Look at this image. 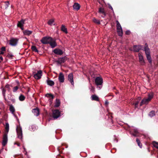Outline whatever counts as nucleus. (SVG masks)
<instances>
[{"label":"nucleus","instance_id":"obj_1","mask_svg":"<svg viewBox=\"0 0 158 158\" xmlns=\"http://www.w3.org/2000/svg\"><path fill=\"white\" fill-rule=\"evenodd\" d=\"M144 51L147 60L149 63L152 64V60L150 55V51L148 48V45L147 43L145 44L144 47Z\"/></svg>","mask_w":158,"mask_h":158},{"label":"nucleus","instance_id":"obj_2","mask_svg":"<svg viewBox=\"0 0 158 158\" xmlns=\"http://www.w3.org/2000/svg\"><path fill=\"white\" fill-rule=\"evenodd\" d=\"M103 82V79L100 77H96L95 80L96 85L97 86H100L98 87L100 89L102 87Z\"/></svg>","mask_w":158,"mask_h":158},{"label":"nucleus","instance_id":"obj_3","mask_svg":"<svg viewBox=\"0 0 158 158\" xmlns=\"http://www.w3.org/2000/svg\"><path fill=\"white\" fill-rule=\"evenodd\" d=\"M17 137L22 141L23 140V133L22 128L20 126H17L16 128Z\"/></svg>","mask_w":158,"mask_h":158},{"label":"nucleus","instance_id":"obj_4","mask_svg":"<svg viewBox=\"0 0 158 158\" xmlns=\"http://www.w3.org/2000/svg\"><path fill=\"white\" fill-rule=\"evenodd\" d=\"M116 23L117 24L116 27L118 34L119 36H122L123 34V31L122 27L120 23L118 20L116 21Z\"/></svg>","mask_w":158,"mask_h":158},{"label":"nucleus","instance_id":"obj_5","mask_svg":"<svg viewBox=\"0 0 158 158\" xmlns=\"http://www.w3.org/2000/svg\"><path fill=\"white\" fill-rule=\"evenodd\" d=\"M52 40V38L51 37H45L42 38L41 42L43 44H49L51 41Z\"/></svg>","mask_w":158,"mask_h":158},{"label":"nucleus","instance_id":"obj_6","mask_svg":"<svg viewBox=\"0 0 158 158\" xmlns=\"http://www.w3.org/2000/svg\"><path fill=\"white\" fill-rule=\"evenodd\" d=\"M19 39L17 38H12L9 40V44L11 46H16L18 43Z\"/></svg>","mask_w":158,"mask_h":158},{"label":"nucleus","instance_id":"obj_7","mask_svg":"<svg viewBox=\"0 0 158 158\" xmlns=\"http://www.w3.org/2000/svg\"><path fill=\"white\" fill-rule=\"evenodd\" d=\"M67 60V57L66 56L59 58L57 60L55 61L56 62L59 64H61L64 63Z\"/></svg>","mask_w":158,"mask_h":158},{"label":"nucleus","instance_id":"obj_8","mask_svg":"<svg viewBox=\"0 0 158 158\" xmlns=\"http://www.w3.org/2000/svg\"><path fill=\"white\" fill-rule=\"evenodd\" d=\"M98 12L103 18H104L106 15V13L105 9L102 7H100L99 8Z\"/></svg>","mask_w":158,"mask_h":158},{"label":"nucleus","instance_id":"obj_9","mask_svg":"<svg viewBox=\"0 0 158 158\" xmlns=\"http://www.w3.org/2000/svg\"><path fill=\"white\" fill-rule=\"evenodd\" d=\"M60 115V112L58 110H55L52 111V116L54 118H57Z\"/></svg>","mask_w":158,"mask_h":158},{"label":"nucleus","instance_id":"obj_10","mask_svg":"<svg viewBox=\"0 0 158 158\" xmlns=\"http://www.w3.org/2000/svg\"><path fill=\"white\" fill-rule=\"evenodd\" d=\"M42 71L41 70L38 71L37 73L34 75V78L36 79H39L42 76Z\"/></svg>","mask_w":158,"mask_h":158},{"label":"nucleus","instance_id":"obj_11","mask_svg":"<svg viewBox=\"0 0 158 158\" xmlns=\"http://www.w3.org/2000/svg\"><path fill=\"white\" fill-rule=\"evenodd\" d=\"M142 48L141 45H134L133 46V51L134 52H138Z\"/></svg>","mask_w":158,"mask_h":158},{"label":"nucleus","instance_id":"obj_12","mask_svg":"<svg viewBox=\"0 0 158 158\" xmlns=\"http://www.w3.org/2000/svg\"><path fill=\"white\" fill-rule=\"evenodd\" d=\"M53 52L55 54L61 55L63 54V51L59 48H56L54 49Z\"/></svg>","mask_w":158,"mask_h":158},{"label":"nucleus","instance_id":"obj_13","mask_svg":"<svg viewBox=\"0 0 158 158\" xmlns=\"http://www.w3.org/2000/svg\"><path fill=\"white\" fill-rule=\"evenodd\" d=\"M7 135L6 134H4L3 138V141L2 143L3 146H4L7 144Z\"/></svg>","mask_w":158,"mask_h":158},{"label":"nucleus","instance_id":"obj_14","mask_svg":"<svg viewBox=\"0 0 158 158\" xmlns=\"http://www.w3.org/2000/svg\"><path fill=\"white\" fill-rule=\"evenodd\" d=\"M133 132H132V131H131L130 132L131 134L134 136H139V132L137 129L133 127Z\"/></svg>","mask_w":158,"mask_h":158},{"label":"nucleus","instance_id":"obj_15","mask_svg":"<svg viewBox=\"0 0 158 158\" xmlns=\"http://www.w3.org/2000/svg\"><path fill=\"white\" fill-rule=\"evenodd\" d=\"M68 80L70 82L71 84L73 85L74 83L73 80V75L72 73H70L68 75Z\"/></svg>","mask_w":158,"mask_h":158},{"label":"nucleus","instance_id":"obj_16","mask_svg":"<svg viewBox=\"0 0 158 158\" xmlns=\"http://www.w3.org/2000/svg\"><path fill=\"white\" fill-rule=\"evenodd\" d=\"M139 61L141 64L143 65L145 64V62L144 60L143 56L140 53H139Z\"/></svg>","mask_w":158,"mask_h":158},{"label":"nucleus","instance_id":"obj_17","mask_svg":"<svg viewBox=\"0 0 158 158\" xmlns=\"http://www.w3.org/2000/svg\"><path fill=\"white\" fill-rule=\"evenodd\" d=\"M64 76L62 73H60L58 77V79L59 81L61 83H63L64 81Z\"/></svg>","mask_w":158,"mask_h":158},{"label":"nucleus","instance_id":"obj_18","mask_svg":"<svg viewBox=\"0 0 158 158\" xmlns=\"http://www.w3.org/2000/svg\"><path fill=\"white\" fill-rule=\"evenodd\" d=\"M49 44L52 48L55 47L57 46V44L56 42V40H53L52 38V40L50 41Z\"/></svg>","mask_w":158,"mask_h":158},{"label":"nucleus","instance_id":"obj_19","mask_svg":"<svg viewBox=\"0 0 158 158\" xmlns=\"http://www.w3.org/2000/svg\"><path fill=\"white\" fill-rule=\"evenodd\" d=\"M26 20V19H21L20 21H18L17 24V26L19 27H21L23 26V24L24 23V22Z\"/></svg>","mask_w":158,"mask_h":158},{"label":"nucleus","instance_id":"obj_20","mask_svg":"<svg viewBox=\"0 0 158 158\" xmlns=\"http://www.w3.org/2000/svg\"><path fill=\"white\" fill-rule=\"evenodd\" d=\"M32 112L34 115L36 116H38L39 114V110L38 108L33 109Z\"/></svg>","mask_w":158,"mask_h":158},{"label":"nucleus","instance_id":"obj_21","mask_svg":"<svg viewBox=\"0 0 158 158\" xmlns=\"http://www.w3.org/2000/svg\"><path fill=\"white\" fill-rule=\"evenodd\" d=\"M73 9L78 10L80 8V5L77 3H75L73 6Z\"/></svg>","mask_w":158,"mask_h":158},{"label":"nucleus","instance_id":"obj_22","mask_svg":"<svg viewBox=\"0 0 158 158\" xmlns=\"http://www.w3.org/2000/svg\"><path fill=\"white\" fill-rule=\"evenodd\" d=\"M5 131L4 134H6L7 135L9 130V126L8 123H6L5 126Z\"/></svg>","mask_w":158,"mask_h":158},{"label":"nucleus","instance_id":"obj_23","mask_svg":"<svg viewBox=\"0 0 158 158\" xmlns=\"http://www.w3.org/2000/svg\"><path fill=\"white\" fill-rule=\"evenodd\" d=\"M151 99H142L140 103V106H142L143 104H146L150 101Z\"/></svg>","mask_w":158,"mask_h":158},{"label":"nucleus","instance_id":"obj_24","mask_svg":"<svg viewBox=\"0 0 158 158\" xmlns=\"http://www.w3.org/2000/svg\"><path fill=\"white\" fill-rule=\"evenodd\" d=\"M61 30L66 34H67L68 33L67 28H66L65 26L63 25L61 26Z\"/></svg>","mask_w":158,"mask_h":158},{"label":"nucleus","instance_id":"obj_25","mask_svg":"<svg viewBox=\"0 0 158 158\" xmlns=\"http://www.w3.org/2000/svg\"><path fill=\"white\" fill-rule=\"evenodd\" d=\"M9 109L12 114H13L15 116V115L14 114V112L15 111V109L14 106L12 105H10Z\"/></svg>","mask_w":158,"mask_h":158},{"label":"nucleus","instance_id":"obj_26","mask_svg":"<svg viewBox=\"0 0 158 158\" xmlns=\"http://www.w3.org/2000/svg\"><path fill=\"white\" fill-rule=\"evenodd\" d=\"M23 33L24 35H29L32 33V31L28 30H25L23 31Z\"/></svg>","mask_w":158,"mask_h":158},{"label":"nucleus","instance_id":"obj_27","mask_svg":"<svg viewBox=\"0 0 158 158\" xmlns=\"http://www.w3.org/2000/svg\"><path fill=\"white\" fill-rule=\"evenodd\" d=\"M60 104V102L59 99H56L55 101V104L54 106L55 107H58Z\"/></svg>","mask_w":158,"mask_h":158},{"label":"nucleus","instance_id":"obj_28","mask_svg":"<svg viewBox=\"0 0 158 158\" xmlns=\"http://www.w3.org/2000/svg\"><path fill=\"white\" fill-rule=\"evenodd\" d=\"M45 96L47 98L50 99H53L55 97L54 95L51 94H47L45 95Z\"/></svg>","mask_w":158,"mask_h":158},{"label":"nucleus","instance_id":"obj_29","mask_svg":"<svg viewBox=\"0 0 158 158\" xmlns=\"http://www.w3.org/2000/svg\"><path fill=\"white\" fill-rule=\"evenodd\" d=\"M47 84L51 86H52L54 85V82L52 80H48L47 81Z\"/></svg>","mask_w":158,"mask_h":158},{"label":"nucleus","instance_id":"obj_30","mask_svg":"<svg viewBox=\"0 0 158 158\" xmlns=\"http://www.w3.org/2000/svg\"><path fill=\"white\" fill-rule=\"evenodd\" d=\"M36 129V126L34 125H32L29 127V130L31 131H34Z\"/></svg>","mask_w":158,"mask_h":158},{"label":"nucleus","instance_id":"obj_31","mask_svg":"<svg viewBox=\"0 0 158 158\" xmlns=\"http://www.w3.org/2000/svg\"><path fill=\"white\" fill-rule=\"evenodd\" d=\"M31 49L33 51L37 52H38V50H37L36 46H32L31 47Z\"/></svg>","mask_w":158,"mask_h":158},{"label":"nucleus","instance_id":"obj_32","mask_svg":"<svg viewBox=\"0 0 158 158\" xmlns=\"http://www.w3.org/2000/svg\"><path fill=\"white\" fill-rule=\"evenodd\" d=\"M93 21L94 23L98 24H99L100 23V21L98 19H96L95 18H94L93 19Z\"/></svg>","mask_w":158,"mask_h":158},{"label":"nucleus","instance_id":"obj_33","mask_svg":"<svg viewBox=\"0 0 158 158\" xmlns=\"http://www.w3.org/2000/svg\"><path fill=\"white\" fill-rule=\"evenodd\" d=\"M154 94L152 92H150L148 94V98L147 99H152L153 98Z\"/></svg>","mask_w":158,"mask_h":158},{"label":"nucleus","instance_id":"obj_34","mask_svg":"<svg viewBox=\"0 0 158 158\" xmlns=\"http://www.w3.org/2000/svg\"><path fill=\"white\" fill-rule=\"evenodd\" d=\"M155 115V112L153 111H151L149 114V116L151 117H153Z\"/></svg>","mask_w":158,"mask_h":158},{"label":"nucleus","instance_id":"obj_35","mask_svg":"<svg viewBox=\"0 0 158 158\" xmlns=\"http://www.w3.org/2000/svg\"><path fill=\"white\" fill-rule=\"evenodd\" d=\"M153 145L154 147L158 149V143L156 142H153Z\"/></svg>","mask_w":158,"mask_h":158},{"label":"nucleus","instance_id":"obj_36","mask_svg":"<svg viewBox=\"0 0 158 158\" xmlns=\"http://www.w3.org/2000/svg\"><path fill=\"white\" fill-rule=\"evenodd\" d=\"M54 21L53 19H51L49 20L48 22V25H52L54 23Z\"/></svg>","mask_w":158,"mask_h":158},{"label":"nucleus","instance_id":"obj_37","mask_svg":"<svg viewBox=\"0 0 158 158\" xmlns=\"http://www.w3.org/2000/svg\"><path fill=\"white\" fill-rule=\"evenodd\" d=\"M5 2V8L6 9H7L8 7L9 6L10 4L9 3V2L8 1Z\"/></svg>","mask_w":158,"mask_h":158},{"label":"nucleus","instance_id":"obj_38","mask_svg":"<svg viewBox=\"0 0 158 158\" xmlns=\"http://www.w3.org/2000/svg\"><path fill=\"white\" fill-rule=\"evenodd\" d=\"M19 89V87L18 86H16L14 87L13 89V91L14 92H15Z\"/></svg>","mask_w":158,"mask_h":158},{"label":"nucleus","instance_id":"obj_39","mask_svg":"<svg viewBox=\"0 0 158 158\" xmlns=\"http://www.w3.org/2000/svg\"><path fill=\"white\" fill-rule=\"evenodd\" d=\"M91 99H99L97 96L95 95H93L91 97Z\"/></svg>","mask_w":158,"mask_h":158},{"label":"nucleus","instance_id":"obj_40","mask_svg":"<svg viewBox=\"0 0 158 158\" xmlns=\"http://www.w3.org/2000/svg\"><path fill=\"white\" fill-rule=\"evenodd\" d=\"M13 56L11 54L8 53L7 55V57H8V58L10 59H12L13 58Z\"/></svg>","mask_w":158,"mask_h":158},{"label":"nucleus","instance_id":"obj_41","mask_svg":"<svg viewBox=\"0 0 158 158\" xmlns=\"http://www.w3.org/2000/svg\"><path fill=\"white\" fill-rule=\"evenodd\" d=\"M6 92V89H4V88H3V89H2V94L3 96L4 97H5V93ZM4 99H5V97H4Z\"/></svg>","mask_w":158,"mask_h":158},{"label":"nucleus","instance_id":"obj_42","mask_svg":"<svg viewBox=\"0 0 158 158\" xmlns=\"http://www.w3.org/2000/svg\"><path fill=\"white\" fill-rule=\"evenodd\" d=\"M25 96L22 94L20 95L19 96V99H25Z\"/></svg>","mask_w":158,"mask_h":158},{"label":"nucleus","instance_id":"obj_43","mask_svg":"<svg viewBox=\"0 0 158 158\" xmlns=\"http://www.w3.org/2000/svg\"><path fill=\"white\" fill-rule=\"evenodd\" d=\"M0 49L1 51H4L6 50V48L4 47H3L1 48Z\"/></svg>","mask_w":158,"mask_h":158},{"label":"nucleus","instance_id":"obj_44","mask_svg":"<svg viewBox=\"0 0 158 158\" xmlns=\"http://www.w3.org/2000/svg\"><path fill=\"white\" fill-rule=\"evenodd\" d=\"M91 91L92 92H94V87L91 86Z\"/></svg>","mask_w":158,"mask_h":158},{"label":"nucleus","instance_id":"obj_45","mask_svg":"<svg viewBox=\"0 0 158 158\" xmlns=\"http://www.w3.org/2000/svg\"><path fill=\"white\" fill-rule=\"evenodd\" d=\"M130 33V32L129 31H127L125 32V34L127 35H129Z\"/></svg>","mask_w":158,"mask_h":158},{"label":"nucleus","instance_id":"obj_46","mask_svg":"<svg viewBox=\"0 0 158 158\" xmlns=\"http://www.w3.org/2000/svg\"><path fill=\"white\" fill-rule=\"evenodd\" d=\"M5 88H7L8 89V90H9L10 89V85L8 84H7L5 86Z\"/></svg>","mask_w":158,"mask_h":158},{"label":"nucleus","instance_id":"obj_47","mask_svg":"<svg viewBox=\"0 0 158 158\" xmlns=\"http://www.w3.org/2000/svg\"><path fill=\"white\" fill-rule=\"evenodd\" d=\"M105 97L106 98H107L108 97V98H110V99H112V96H111V95H110V96H106Z\"/></svg>","mask_w":158,"mask_h":158},{"label":"nucleus","instance_id":"obj_48","mask_svg":"<svg viewBox=\"0 0 158 158\" xmlns=\"http://www.w3.org/2000/svg\"><path fill=\"white\" fill-rule=\"evenodd\" d=\"M136 142H137V143L138 144V143H140V140L138 139H136Z\"/></svg>","mask_w":158,"mask_h":158},{"label":"nucleus","instance_id":"obj_49","mask_svg":"<svg viewBox=\"0 0 158 158\" xmlns=\"http://www.w3.org/2000/svg\"><path fill=\"white\" fill-rule=\"evenodd\" d=\"M138 146L140 147V148H141L142 147V145L140 143H138Z\"/></svg>","mask_w":158,"mask_h":158},{"label":"nucleus","instance_id":"obj_50","mask_svg":"<svg viewBox=\"0 0 158 158\" xmlns=\"http://www.w3.org/2000/svg\"><path fill=\"white\" fill-rule=\"evenodd\" d=\"M108 103L109 102L107 101H106L105 102V105L106 106H107L108 105Z\"/></svg>","mask_w":158,"mask_h":158},{"label":"nucleus","instance_id":"obj_51","mask_svg":"<svg viewBox=\"0 0 158 158\" xmlns=\"http://www.w3.org/2000/svg\"><path fill=\"white\" fill-rule=\"evenodd\" d=\"M14 144H17L18 146H20V144L19 143H17L16 142L14 143Z\"/></svg>","mask_w":158,"mask_h":158},{"label":"nucleus","instance_id":"obj_52","mask_svg":"<svg viewBox=\"0 0 158 158\" xmlns=\"http://www.w3.org/2000/svg\"><path fill=\"white\" fill-rule=\"evenodd\" d=\"M4 54V52L2 51H1L0 54V55H3Z\"/></svg>","mask_w":158,"mask_h":158},{"label":"nucleus","instance_id":"obj_53","mask_svg":"<svg viewBox=\"0 0 158 158\" xmlns=\"http://www.w3.org/2000/svg\"><path fill=\"white\" fill-rule=\"evenodd\" d=\"M49 102H50V105H51V103L52 102V99H49Z\"/></svg>","mask_w":158,"mask_h":158},{"label":"nucleus","instance_id":"obj_54","mask_svg":"<svg viewBox=\"0 0 158 158\" xmlns=\"http://www.w3.org/2000/svg\"><path fill=\"white\" fill-rule=\"evenodd\" d=\"M138 103H139L138 102H137L135 103V106H136L137 105H138Z\"/></svg>","mask_w":158,"mask_h":158},{"label":"nucleus","instance_id":"obj_55","mask_svg":"<svg viewBox=\"0 0 158 158\" xmlns=\"http://www.w3.org/2000/svg\"><path fill=\"white\" fill-rule=\"evenodd\" d=\"M0 60H2V61L3 60V57H2V56H0Z\"/></svg>","mask_w":158,"mask_h":158},{"label":"nucleus","instance_id":"obj_56","mask_svg":"<svg viewBox=\"0 0 158 158\" xmlns=\"http://www.w3.org/2000/svg\"><path fill=\"white\" fill-rule=\"evenodd\" d=\"M109 8L111 9L112 10H113V8L111 6H109Z\"/></svg>","mask_w":158,"mask_h":158},{"label":"nucleus","instance_id":"obj_57","mask_svg":"<svg viewBox=\"0 0 158 158\" xmlns=\"http://www.w3.org/2000/svg\"><path fill=\"white\" fill-rule=\"evenodd\" d=\"M21 29V30L23 31V26H22V27H20Z\"/></svg>","mask_w":158,"mask_h":158},{"label":"nucleus","instance_id":"obj_58","mask_svg":"<svg viewBox=\"0 0 158 158\" xmlns=\"http://www.w3.org/2000/svg\"><path fill=\"white\" fill-rule=\"evenodd\" d=\"M129 50L131 51H133V50L132 49V48H129Z\"/></svg>","mask_w":158,"mask_h":158},{"label":"nucleus","instance_id":"obj_59","mask_svg":"<svg viewBox=\"0 0 158 158\" xmlns=\"http://www.w3.org/2000/svg\"><path fill=\"white\" fill-rule=\"evenodd\" d=\"M20 100V101H23L24 99H19Z\"/></svg>","mask_w":158,"mask_h":158},{"label":"nucleus","instance_id":"obj_60","mask_svg":"<svg viewBox=\"0 0 158 158\" xmlns=\"http://www.w3.org/2000/svg\"><path fill=\"white\" fill-rule=\"evenodd\" d=\"M23 149H24V150L25 151V148L24 147H23Z\"/></svg>","mask_w":158,"mask_h":158},{"label":"nucleus","instance_id":"obj_61","mask_svg":"<svg viewBox=\"0 0 158 158\" xmlns=\"http://www.w3.org/2000/svg\"><path fill=\"white\" fill-rule=\"evenodd\" d=\"M95 100H96L97 101H99V99H94Z\"/></svg>","mask_w":158,"mask_h":158},{"label":"nucleus","instance_id":"obj_62","mask_svg":"<svg viewBox=\"0 0 158 158\" xmlns=\"http://www.w3.org/2000/svg\"><path fill=\"white\" fill-rule=\"evenodd\" d=\"M1 133V131H0V133Z\"/></svg>","mask_w":158,"mask_h":158}]
</instances>
